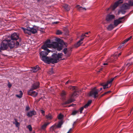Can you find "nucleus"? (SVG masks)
I'll return each instance as SVG.
<instances>
[{
	"label": "nucleus",
	"instance_id": "1",
	"mask_svg": "<svg viewBox=\"0 0 133 133\" xmlns=\"http://www.w3.org/2000/svg\"><path fill=\"white\" fill-rule=\"evenodd\" d=\"M19 45V42L10 40H4L2 43L0 47V53L2 50H5L7 49L9 46L10 48L14 47H17Z\"/></svg>",
	"mask_w": 133,
	"mask_h": 133
},
{
	"label": "nucleus",
	"instance_id": "2",
	"mask_svg": "<svg viewBox=\"0 0 133 133\" xmlns=\"http://www.w3.org/2000/svg\"><path fill=\"white\" fill-rule=\"evenodd\" d=\"M50 41L49 39L46 41L44 44L41 47L42 49H46L48 48H52L56 49L58 51L61 50L63 48V45L61 43H58L56 42H53L50 44Z\"/></svg>",
	"mask_w": 133,
	"mask_h": 133
},
{
	"label": "nucleus",
	"instance_id": "3",
	"mask_svg": "<svg viewBox=\"0 0 133 133\" xmlns=\"http://www.w3.org/2000/svg\"><path fill=\"white\" fill-rule=\"evenodd\" d=\"M22 29L23 30L25 34H28L29 35H31L32 33L35 34L37 32V30L34 26L32 28L27 27L26 28H22Z\"/></svg>",
	"mask_w": 133,
	"mask_h": 133
},
{
	"label": "nucleus",
	"instance_id": "4",
	"mask_svg": "<svg viewBox=\"0 0 133 133\" xmlns=\"http://www.w3.org/2000/svg\"><path fill=\"white\" fill-rule=\"evenodd\" d=\"M77 94L76 92H74L70 96L69 98L66 101L62 103V105L68 104L74 102L75 101L74 98L77 97Z\"/></svg>",
	"mask_w": 133,
	"mask_h": 133
},
{
	"label": "nucleus",
	"instance_id": "5",
	"mask_svg": "<svg viewBox=\"0 0 133 133\" xmlns=\"http://www.w3.org/2000/svg\"><path fill=\"white\" fill-rule=\"evenodd\" d=\"M98 91L95 87L90 92L89 95V96L93 97L94 98H95L98 96Z\"/></svg>",
	"mask_w": 133,
	"mask_h": 133
},
{
	"label": "nucleus",
	"instance_id": "6",
	"mask_svg": "<svg viewBox=\"0 0 133 133\" xmlns=\"http://www.w3.org/2000/svg\"><path fill=\"white\" fill-rule=\"evenodd\" d=\"M123 2V0H118V1L115 2L113 5H111L110 7L108 8L107 10H109L110 9L112 10H114L117 7L119 4Z\"/></svg>",
	"mask_w": 133,
	"mask_h": 133
},
{
	"label": "nucleus",
	"instance_id": "7",
	"mask_svg": "<svg viewBox=\"0 0 133 133\" xmlns=\"http://www.w3.org/2000/svg\"><path fill=\"white\" fill-rule=\"evenodd\" d=\"M52 58H50V63H51L54 64L55 63H57L59 61V59H58V58L57 57V55L56 54H54L52 55Z\"/></svg>",
	"mask_w": 133,
	"mask_h": 133
},
{
	"label": "nucleus",
	"instance_id": "8",
	"mask_svg": "<svg viewBox=\"0 0 133 133\" xmlns=\"http://www.w3.org/2000/svg\"><path fill=\"white\" fill-rule=\"evenodd\" d=\"M33 90L32 88L29 90L27 92L28 94L33 97H35L38 95V93L35 91H33Z\"/></svg>",
	"mask_w": 133,
	"mask_h": 133
},
{
	"label": "nucleus",
	"instance_id": "9",
	"mask_svg": "<svg viewBox=\"0 0 133 133\" xmlns=\"http://www.w3.org/2000/svg\"><path fill=\"white\" fill-rule=\"evenodd\" d=\"M90 33V32H86L85 33V34H82V35L81 36L82 38L77 42L76 44V47H78L81 44L83 43V42L82 41L84 38V37L85 36H86L85 35L86 34H88V33Z\"/></svg>",
	"mask_w": 133,
	"mask_h": 133
},
{
	"label": "nucleus",
	"instance_id": "10",
	"mask_svg": "<svg viewBox=\"0 0 133 133\" xmlns=\"http://www.w3.org/2000/svg\"><path fill=\"white\" fill-rule=\"evenodd\" d=\"M44 50L42 51L39 53L40 56H46L48 53L50 52V50L48 49H43Z\"/></svg>",
	"mask_w": 133,
	"mask_h": 133
},
{
	"label": "nucleus",
	"instance_id": "11",
	"mask_svg": "<svg viewBox=\"0 0 133 133\" xmlns=\"http://www.w3.org/2000/svg\"><path fill=\"white\" fill-rule=\"evenodd\" d=\"M11 40L14 41H16L19 38V36L18 34L14 33L11 35Z\"/></svg>",
	"mask_w": 133,
	"mask_h": 133
},
{
	"label": "nucleus",
	"instance_id": "12",
	"mask_svg": "<svg viewBox=\"0 0 133 133\" xmlns=\"http://www.w3.org/2000/svg\"><path fill=\"white\" fill-rule=\"evenodd\" d=\"M114 78H111L110 80L108 81L105 85L103 86V89H105L106 88H108V86L109 85H110L109 87H110L111 85L112 82L114 79Z\"/></svg>",
	"mask_w": 133,
	"mask_h": 133
},
{
	"label": "nucleus",
	"instance_id": "13",
	"mask_svg": "<svg viewBox=\"0 0 133 133\" xmlns=\"http://www.w3.org/2000/svg\"><path fill=\"white\" fill-rule=\"evenodd\" d=\"M41 58V59L43 61L46 62L47 63H50V58L46 56H40Z\"/></svg>",
	"mask_w": 133,
	"mask_h": 133
},
{
	"label": "nucleus",
	"instance_id": "14",
	"mask_svg": "<svg viewBox=\"0 0 133 133\" xmlns=\"http://www.w3.org/2000/svg\"><path fill=\"white\" fill-rule=\"evenodd\" d=\"M40 83L38 82H37L34 83L31 86L32 89L35 90L38 88L39 87Z\"/></svg>",
	"mask_w": 133,
	"mask_h": 133
},
{
	"label": "nucleus",
	"instance_id": "15",
	"mask_svg": "<svg viewBox=\"0 0 133 133\" xmlns=\"http://www.w3.org/2000/svg\"><path fill=\"white\" fill-rule=\"evenodd\" d=\"M36 115V112L34 110L29 111L27 114L26 115L28 117H31L33 115Z\"/></svg>",
	"mask_w": 133,
	"mask_h": 133
},
{
	"label": "nucleus",
	"instance_id": "16",
	"mask_svg": "<svg viewBox=\"0 0 133 133\" xmlns=\"http://www.w3.org/2000/svg\"><path fill=\"white\" fill-rule=\"evenodd\" d=\"M115 18V16L113 15L108 14L106 17V20L108 21H110Z\"/></svg>",
	"mask_w": 133,
	"mask_h": 133
},
{
	"label": "nucleus",
	"instance_id": "17",
	"mask_svg": "<svg viewBox=\"0 0 133 133\" xmlns=\"http://www.w3.org/2000/svg\"><path fill=\"white\" fill-rule=\"evenodd\" d=\"M39 69V67L38 65H37L35 67H32L31 70L32 72H35L38 71Z\"/></svg>",
	"mask_w": 133,
	"mask_h": 133
},
{
	"label": "nucleus",
	"instance_id": "18",
	"mask_svg": "<svg viewBox=\"0 0 133 133\" xmlns=\"http://www.w3.org/2000/svg\"><path fill=\"white\" fill-rule=\"evenodd\" d=\"M63 52L65 55V56L66 57L69 56L71 54V53L67 50L66 48H64L63 50Z\"/></svg>",
	"mask_w": 133,
	"mask_h": 133
},
{
	"label": "nucleus",
	"instance_id": "19",
	"mask_svg": "<svg viewBox=\"0 0 133 133\" xmlns=\"http://www.w3.org/2000/svg\"><path fill=\"white\" fill-rule=\"evenodd\" d=\"M57 128V125L55 124L50 128V131L51 132H53Z\"/></svg>",
	"mask_w": 133,
	"mask_h": 133
},
{
	"label": "nucleus",
	"instance_id": "20",
	"mask_svg": "<svg viewBox=\"0 0 133 133\" xmlns=\"http://www.w3.org/2000/svg\"><path fill=\"white\" fill-rule=\"evenodd\" d=\"M122 21L118 19L115 20L114 21L115 26H117L118 24L121 23Z\"/></svg>",
	"mask_w": 133,
	"mask_h": 133
},
{
	"label": "nucleus",
	"instance_id": "21",
	"mask_svg": "<svg viewBox=\"0 0 133 133\" xmlns=\"http://www.w3.org/2000/svg\"><path fill=\"white\" fill-rule=\"evenodd\" d=\"M121 55V53H119L118 55L116 53L114 54V55L111 56V57H114V60H116V59L119 56Z\"/></svg>",
	"mask_w": 133,
	"mask_h": 133
},
{
	"label": "nucleus",
	"instance_id": "22",
	"mask_svg": "<svg viewBox=\"0 0 133 133\" xmlns=\"http://www.w3.org/2000/svg\"><path fill=\"white\" fill-rule=\"evenodd\" d=\"M14 120L15 122L13 123L14 124H15V125L16 127L17 128H19V127L20 125V124L17 121V120L16 119H14Z\"/></svg>",
	"mask_w": 133,
	"mask_h": 133
},
{
	"label": "nucleus",
	"instance_id": "23",
	"mask_svg": "<svg viewBox=\"0 0 133 133\" xmlns=\"http://www.w3.org/2000/svg\"><path fill=\"white\" fill-rule=\"evenodd\" d=\"M130 5L128 3H126L123 4V8L125 9H129L130 8Z\"/></svg>",
	"mask_w": 133,
	"mask_h": 133
},
{
	"label": "nucleus",
	"instance_id": "24",
	"mask_svg": "<svg viewBox=\"0 0 133 133\" xmlns=\"http://www.w3.org/2000/svg\"><path fill=\"white\" fill-rule=\"evenodd\" d=\"M50 123L49 122L45 123L41 127V128L42 129L44 130L45 129L47 125L50 124Z\"/></svg>",
	"mask_w": 133,
	"mask_h": 133
},
{
	"label": "nucleus",
	"instance_id": "25",
	"mask_svg": "<svg viewBox=\"0 0 133 133\" xmlns=\"http://www.w3.org/2000/svg\"><path fill=\"white\" fill-rule=\"evenodd\" d=\"M114 26V25L112 24H110L107 27V29L109 30H111L115 27Z\"/></svg>",
	"mask_w": 133,
	"mask_h": 133
},
{
	"label": "nucleus",
	"instance_id": "26",
	"mask_svg": "<svg viewBox=\"0 0 133 133\" xmlns=\"http://www.w3.org/2000/svg\"><path fill=\"white\" fill-rule=\"evenodd\" d=\"M92 102V101L91 100H90L88 101L87 103L83 107H84V108H86L88 107V106Z\"/></svg>",
	"mask_w": 133,
	"mask_h": 133
},
{
	"label": "nucleus",
	"instance_id": "27",
	"mask_svg": "<svg viewBox=\"0 0 133 133\" xmlns=\"http://www.w3.org/2000/svg\"><path fill=\"white\" fill-rule=\"evenodd\" d=\"M76 7L80 11H81L83 10H86V9L85 8H82L81 7H80L79 5H78L76 6Z\"/></svg>",
	"mask_w": 133,
	"mask_h": 133
},
{
	"label": "nucleus",
	"instance_id": "28",
	"mask_svg": "<svg viewBox=\"0 0 133 133\" xmlns=\"http://www.w3.org/2000/svg\"><path fill=\"white\" fill-rule=\"evenodd\" d=\"M23 92L22 91L20 90L19 91V95H16V96L18 98H21L23 96Z\"/></svg>",
	"mask_w": 133,
	"mask_h": 133
},
{
	"label": "nucleus",
	"instance_id": "29",
	"mask_svg": "<svg viewBox=\"0 0 133 133\" xmlns=\"http://www.w3.org/2000/svg\"><path fill=\"white\" fill-rule=\"evenodd\" d=\"M45 117L47 119L50 120L52 119L53 118V117L50 114H49L48 115H46L45 116Z\"/></svg>",
	"mask_w": 133,
	"mask_h": 133
},
{
	"label": "nucleus",
	"instance_id": "30",
	"mask_svg": "<svg viewBox=\"0 0 133 133\" xmlns=\"http://www.w3.org/2000/svg\"><path fill=\"white\" fill-rule=\"evenodd\" d=\"M63 117V115L61 113L59 114L57 116L58 119L60 120L62 119Z\"/></svg>",
	"mask_w": 133,
	"mask_h": 133
},
{
	"label": "nucleus",
	"instance_id": "31",
	"mask_svg": "<svg viewBox=\"0 0 133 133\" xmlns=\"http://www.w3.org/2000/svg\"><path fill=\"white\" fill-rule=\"evenodd\" d=\"M64 8L67 10L69 11L70 10L69 6L67 4H65L63 6Z\"/></svg>",
	"mask_w": 133,
	"mask_h": 133
},
{
	"label": "nucleus",
	"instance_id": "32",
	"mask_svg": "<svg viewBox=\"0 0 133 133\" xmlns=\"http://www.w3.org/2000/svg\"><path fill=\"white\" fill-rule=\"evenodd\" d=\"M63 124V122L62 121H61L59 122L58 124L57 125V128H60L61 127V126Z\"/></svg>",
	"mask_w": 133,
	"mask_h": 133
},
{
	"label": "nucleus",
	"instance_id": "33",
	"mask_svg": "<svg viewBox=\"0 0 133 133\" xmlns=\"http://www.w3.org/2000/svg\"><path fill=\"white\" fill-rule=\"evenodd\" d=\"M56 55H57V57L58 58V59H59V58H62L63 54L62 53L58 54V55L57 54H56Z\"/></svg>",
	"mask_w": 133,
	"mask_h": 133
},
{
	"label": "nucleus",
	"instance_id": "34",
	"mask_svg": "<svg viewBox=\"0 0 133 133\" xmlns=\"http://www.w3.org/2000/svg\"><path fill=\"white\" fill-rule=\"evenodd\" d=\"M133 64V63L132 62H129V63H128L127 64H125L124 65V67H126L127 66H129Z\"/></svg>",
	"mask_w": 133,
	"mask_h": 133
},
{
	"label": "nucleus",
	"instance_id": "35",
	"mask_svg": "<svg viewBox=\"0 0 133 133\" xmlns=\"http://www.w3.org/2000/svg\"><path fill=\"white\" fill-rule=\"evenodd\" d=\"M56 41H57L58 42H57L58 43H61L62 45L63 46V42H62V41H61V39L59 38H57L56 39Z\"/></svg>",
	"mask_w": 133,
	"mask_h": 133
},
{
	"label": "nucleus",
	"instance_id": "36",
	"mask_svg": "<svg viewBox=\"0 0 133 133\" xmlns=\"http://www.w3.org/2000/svg\"><path fill=\"white\" fill-rule=\"evenodd\" d=\"M128 4L130 6H133V0L129 1L128 2Z\"/></svg>",
	"mask_w": 133,
	"mask_h": 133
},
{
	"label": "nucleus",
	"instance_id": "37",
	"mask_svg": "<svg viewBox=\"0 0 133 133\" xmlns=\"http://www.w3.org/2000/svg\"><path fill=\"white\" fill-rule=\"evenodd\" d=\"M66 95V92L64 90H63L61 94V95L62 97H64Z\"/></svg>",
	"mask_w": 133,
	"mask_h": 133
},
{
	"label": "nucleus",
	"instance_id": "38",
	"mask_svg": "<svg viewBox=\"0 0 133 133\" xmlns=\"http://www.w3.org/2000/svg\"><path fill=\"white\" fill-rule=\"evenodd\" d=\"M79 111L74 110L73 111L72 113L71 114L73 115H75Z\"/></svg>",
	"mask_w": 133,
	"mask_h": 133
},
{
	"label": "nucleus",
	"instance_id": "39",
	"mask_svg": "<svg viewBox=\"0 0 133 133\" xmlns=\"http://www.w3.org/2000/svg\"><path fill=\"white\" fill-rule=\"evenodd\" d=\"M27 128L29 129V131H31L32 130V128L31 125H29L27 127Z\"/></svg>",
	"mask_w": 133,
	"mask_h": 133
},
{
	"label": "nucleus",
	"instance_id": "40",
	"mask_svg": "<svg viewBox=\"0 0 133 133\" xmlns=\"http://www.w3.org/2000/svg\"><path fill=\"white\" fill-rule=\"evenodd\" d=\"M84 109V107H81L79 109L78 111H79L80 113L81 114H82V111Z\"/></svg>",
	"mask_w": 133,
	"mask_h": 133
},
{
	"label": "nucleus",
	"instance_id": "41",
	"mask_svg": "<svg viewBox=\"0 0 133 133\" xmlns=\"http://www.w3.org/2000/svg\"><path fill=\"white\" fill-rule=\"evenodd\" d=\"M49 74L50 75L53 74L54 73L53 70L52 69H50L48 71Z\"/></svg>",
	"mask_w": 133,
	"mask_h": 133
},
{
	"label": "nucleus",
	"instance_id": "42",
	"mask_svg": "<svg viewBox=\"0 0 133 133\" xmlns=\"http://www.w3.org/2000/svg\"><path fill=\"white\" fill-rule=\"evenodd\" d=\"M56 34L57 35H59L61 34L62 32L60 30H58L57 31Z\"/></svg>",
	"mask_w": 133,
	"mask_h": 133
},
{
	"label": "nucleus",
	"instance_id": "43",
	"mask_svg": "<svg viewBox=\"0 0 133 133\" xmlns=\"http://www.w3.org/2000/svg\"><path fill=\"white\" fill-rule=\"evenodd\" d=\"M131 37V36H130L129 37L126 39L124 41V43H125L127 42L129 40H130V39Z\"/></svg>",
	"mask_w": 133,
	"mask_h": 133
},
{
	"label": "nucleus",
	"instance_id": "44",
	"mask_svg": "<svg viewBox=\"0 0 133 133\" xmlns=\"http://www.w3.org/2000/svg\"><path fill=\"white\" fill-rule=\"evenodd\" d=\"M40 111H41V113L43 115V116H44L45 115V111L44 110H40Z\"/></svg>",
	"mask_w": 133,
	"mask_h": 133
},
{
	"label": "nucleus",
	"instance_id": "45",
	"mask_svg": "<svg viewBox=\"0 0 133 133\" xmlns=\"http://www.w3.org/2000/svg\"><path fill=\"white\" fill-rule=\"evenodd\" d=\"M72 81L71 80H68L65 83V84L66 85L68 84L69 83H72Z\"/></svg>",
	"mask_w": 133,
	"mask_h": 133
},
{
	"label": "nucleus",
	"instance_id": "46",
	"mask_svg": "<svg viewBox=\"0 0 133 133\" xmlns=\"http://www.w3.org/2000/svg\"><path fill=\"white\" fill-rule=\"evenodd\" d=\"M124 43H123L122 44H121L118 47V49H121L122 48V47L123 46V44Z\"/></svg>",
	"mask_w": 133,
	"mask_h": 133
},
{
	"label": "nucleus",
	"instance_id": "47",
	"mask_svg": "<svg viewBox=\"0 0 133 133\" xmlns=\"http://www.w3.org/2000/svg\"><path fill=\"white\" fill-rule=\"evenodd\" d=\"M30 108L29 106H27L26 107L25 110L28 111L30 109Z\"/></svg>",
	"mask_w": 133,
	"mask_h": 133
},
{
	"label": "nucleus",
	"instance_id": "48",
	"mask_svg": "<svg viewBox=\"0 0 133 133\" xmlns=\"http://www.w3.org/2000/svg\"><path fill=\"white\" fill-rule=\"evenodd\" d=\"M111 92V91H109L106 92H105L102 95V96H103L104 95H105V94H107L108 93H110Z\"/></svg>",
	"mask_w": 133,
	"mask_h": 133
},
{
	"label": "nucleus",
	"instance_id": "49",
	"mask_svg": "<svg viewBox=\"0 0 133 133\" xmlns=\"http://www.w3.org/2000/svg\"><path fill=\"white\" fill-rule=\"evenodd\" d=\"M73 129V128H70L68 131V132L69 133H71Z\"/></svg>",
	"mask_w": 133,
	"mask_h": 133
},
{
	"label": "nucleus",
	"instance_id": "50",
	"mask_svg": "<svg viewBox=\"0 0 133 133\" xmlns=\"http://www.w3.org/2000/svg\"><path fill=\"white\" fill-rule=\"evenodd\" d=\"M11 84L9 82L8 85V87L10 88L11 86Z\"/></svg>",
	"mask_w": 133,
	"mask_h": 133
},
{
	"label": "nucleus",
	"instance_id": "51",
	"mask_svg": "<svg viewBox=\"0 0 133 133\" xmlns=\"http://www.w3.org/2000/svg\"><path fill=\"white\" fill-rule=\"evenodd\" d=\"M75 86H71L70 87V89H72V90H74L75 89Z\"/></svg>",
	"mask_w": 133,
	"mask_h": 133
},
{
	"label": "nucleus",
	"instance_id": "52",
	"mask_svg": "<svg viewBox=\"0 0 133 133\" xmlns=\"http://www.w3.org/2000/svg\"><path fill=\"white\" fill-rule=\"evenodd\" d=\"M124 18V17H120L118 19L120 20H121V19H123Z\"/></svg>",
	"mask_w": 133,
	"mask_h": 133
},
{
	"label": "nucleus",
	"instance_id": "53",
	"mask_svg": "<svg viewBox=\"0 0 133 133\" xmlns=\"http://www.w3.org/2000/svg\"><path fill=\"white\" fill-rule=\"evenodd\" d=\"M75 105V104H71L69 106L74 107Z\"/></svg>",
	"mask_w": 133,
	"mask_h": 133
},
{
	"label": "nucleus",
	"instance_id": "54",
	"mask_svg": "<svg viewBox=\"0 0 133 133\" xmlns=\"http://www.w3.org/2000/svg\"><path fill=\"white\" fill-rule=\"evenodd\" d=\"M105 84H104V83H102L100 85L101 86H103Z\"/></svg>",
	"mask_w": 133,
	"mask_h": 133
},
{
	"label": "nucleus",
	"instance_id": "55",
	"mask_svg": "<svg viewBox=\"0 0 133 133\" xmlns=\"http://www.w3.org/2000/svg\"><path fill=\"white\" fill-rule=\"evenodd\" d=\"M58 22H54L53 23L54 24H57Z\"/></svg>",
	"mask_w": 133,
	"mask_h": 133
},
{
	"label": "nucleus",
	"instance_id": "56",
	"mask_svg": "<svg viewBox=\"0 0 133 133\" xmlns=\"http://www.w3.org/2000/svg\"><path fill=\"white\" fill-rule=\"evenodd\" d=\"M108 64V63H103V65H107Z\"/></svg>",
	"mask_w": 133,
	"mask_h": 133
},
{
	"label": "nucleus",
	"instance_id": "57",
	"mask_svg": "<svg viewBox=\"0 0 133 133\" xmlns=\"http://www.w3.org/2000/svg\"><path fill=\"white\" fill-rule=\"evenodd\" d=\"M76 123V122H74V123L73 124V125L74 126V124Z\"/></svg>",
	"mask_w": 133,
	"mask_h": 133
},
{
	"label": "nucleus",
	"instance_id": "58",
	"mask_svg": "<svg viewBox=\"0 0 133 133\" xmlns=\"http://www.w3.org/2000/svg\"><path fill=\"white\" fill-rule=\"evenodd\" d=\"M102 88H100V90H102Z\"/></svg>",
	"mask_w": 133,
	"mask_h": 133
},
{
	"label": "nucleus",
	"instance_id": "59",
	"mask_svg": "<svg viewBox=\"0 0 133 133\" xmlns=\"http://www.w3.org/2000/svg\"><path fill=\"white\" fill-rule=\"evenodd\" d=\"M37 0V1H40V0Z\"/></svg>",
	"mask_w": 133,
	"mask_h": 133
},
{
	"label": "nucleus",
	"instance_id": "60",
	"mask_svg": "<svg viewBox=\"0 0 133 133\" xmlns=\"http://www.w3.org/2000/svg\"><path fill=\"white\" fill-rule=\"evenodd\" d=\"M133 110V108H132V110Z\"/></svg>",
	"mask_w": 133,
	"mask_h": 133
},
{
	"label": "nucleus",
	"instance_id": "61",
	"mask_svg": "<svg viewBox=\"0 0 133 133\" xmlns=\"http://www.w3.org/2000/svg\"><path fill=\"white\" fill-rule=\"evenodd\" d=\"M43 29V28H41V29Z\"/></svg>",
	"mask_w": 133,
	"mask_h": 133
},
{
	"label": "nucleus",
	"instance_id": "62",
	"mask_svg": "<svg viewBox=\"0 0 133 133\" xmlns=\"http://www.w3.org/2000/svg\"><path fill=\"white\" fill-rule=\"evenodd\" d=\"M67 133H69L68 132H67Z\"/></svg>",
	"mask_w": 133,
	"mask_h": 133
}]
</instances>
